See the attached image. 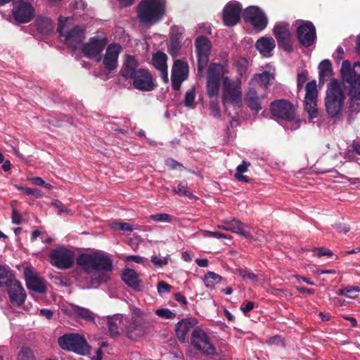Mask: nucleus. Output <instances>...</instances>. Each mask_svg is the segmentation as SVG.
<instances>
[{
  "label": "nucleus",
  "instance_id": "nucleus-2",
  "mask_svg": "<svg viewBox=\"0 0 360 360\" xmlns=\"http://www.w3.org/2000/svg\"><path fill=\"white\" fill-rule=\"evenodd\" d=\"M112 270V260L106 253L91 250V288L108 282Z\"/></svg>",
  "mask_w": 360,
  "mask_h": 360
},
{
  "label": "nucleus",
  "instance_id": "nucleus-10",
  "mask_svg": "<svg viewBox=\"0 0 360 360\" xmlns=\"http://www.w3.org/2000/svg\"><path fill=\"white\" fill-rule=\"evenodd\" d=\"M278 45L287 53L293 51L292 34L290 31V25L285 22H279L275 24L273 29Z\"/></svg>",
  "mask_w": 360,
  "mask_h": 360
},
{
  "label": "nucleus",
  "instance_id": "nucleus-29",
  "mask_svg": "<svg viewBox=\"0 0 360 360\" xmlns=\"http://www.w3.org/2000/svg\"><path fill=\"white\" fill-rule=\"evenodd\" d=\"M255 47L262 56H269L276 47V44L271 37H262L257 41Z\"/></svg>",
  "mask_w": 360,
  "mask_h": 360
},
{
  "label": "nucleus",
  "instance_id": "nucleus-46",
  "mask_svg": "<svg viewBox=\"0 0 360 360\" xmlns=\"http://www.w3.org/2000/svg\"><path fill=\"white\" fill-rule=\"evenodd\" d=\"M77 263L78 265L82 266L86 272H89L90 269V255H81L77 259Z\"/></svg>",
  "mask_w": 360,
  "mask_h": 360
},
{
  "label": "nucleus",
  "instance_id": "nucleus-61",
  "mask_svg": "<svg viewBox=\"0 0 360 360\" xmlns=\"http://www.w3.org/2000/svg\"><path fill=\"white\" fill-rule=\"evenodd\" d=\"M12 223L14 224H20L22 223V216L15 209L12 210L11 216Z\"/></svg>",
  "mask_w": 360,
  "mask_h": 360
},
{
  "label": "nucleus",
  "instance_id": "nucleus-50",
  "mask_svg": "<svg viewBox=\"0 0 360 360\" xmlns=\"http://www.w3.org/2000/svg\"><path fill=\"white\" fill-rule=\"evenodd\" d=\"M186 79V77H181L176 75L174 74H172L171 80L172 89L175 91L179 90L182 82L184 81Z\"/></svg>",
  "mask_w": 360,
  "mask_h": 360
},
{
  "label": "nucleus",
  "instance_id": "nucleus-42",
  "mask_svg": "<svg viewBox=\"0 0 360 360\" xmlns=\"http://www.w3.org/2000/svg\"><path fill=\"white\" fill-rule=\"evenodd\" d=\"M15 187L18 191L22 192L25 195H31L35 197L36 198H39L42 197V191L39 189L23 187L21 186H15Z\"/></svg>",
  "mask_w": 360,
  "mask_h": 360
},
{
  "label": "nucleus",
  "instance_id": "nucleus-8",
  "mask_svg": "<svg viewBox=\"0 0 360 360\" xmlns=\"http://www.w3.org/2000/svg\"><path fill=\"white\" fill-rule=\"evenodd\" d=\"M222 103L227 110L229 105L240 108L242 103V92L240 84H236L229 77L223 81Z\"/></svg>",
  "mask_w": 360,
  "mask_h": 360
},
{
  "label": "nucleus",
  "instance_id": "nucleus-12",
  "mask_svg": "<svg viewBox=\"0 0 360 360\" xmlns=\"http://www.w3.org/2000/svg\"><path fill=\"white\" fill-rule=\"evenodd\" d=\"M243 18L250 22L256 32L264 30L268 24V18L264 11L257 6H251L243 11Z\"/></svg>",
  "mask_w": 360,
  "mask_h": 360
},
{
  "label": "nucleus",
  "instance_id": "nucleus-23",
  "mask_svg": "<svg viewBox=\"0 0 360 360\" xmlns=\"http://www.w3.org/2000/svg\"><path fill=\"white\" fill-rule=\"evenodd\" d=\"M27 288L32 291L44 293L46 290V285L43 279H41L37 273L32 271L30 268H26L24 270Z\"/></svg>",
  "mask_w": 360,
  "mask_h": 360
},
{
  "label": "nucleus",
  "instance_id": "nucleus-24",
  "mask_svg": "<svg viewBox=\"0 0 360 360\" xmlns=\"http://www.w3.org/2000/svg\"><path fill=\"white\" fill-rule=\"evenodd\" d=\"M11 302L20 307L25 301L27 294L21 283L15 279L6 287Z\"/></svg>",
  "mask_w": 360,
  "mask_h": 360
},
{
  "label": "nucleus",
  "instance_id": "nucleus-60",
  "mask_svg": "<svg viewBox=\"0 0 360 360\" xmlns=\"http://www.w3.org/2000/svg\"><path fill=\"white\" fill-rule=\"evenodd\" d=\"M335 229L340 233H347L350 230V226L348 224L342 223H337L334 225Z\"/></svg>",
  "mask_w": 360,
  "mask_h": 360
},
{
  "label": "nucleus",
  "instance_id": "nucleus-1",
  "mask_svg": "<svg viewBox=\"0 0 360 360\" xmlns=\"http://www.w3.org/2000/svg\"><path fill=\"white\" fill-rule=\"evenodd\" d=\"M70 19L60 16L58 19V32L59 37L64 43L75 50V57L81 60V65L87 68L90 60V43L83 41L86 37V32L83 27L75 26L69 28L68 22Z\"/></svg>",
  "mask_w": 360,
  "mask_h": 360
},
{
  "label": "nucleus",
  "instance_id": "nucleus-56",
  "mask_svg": "<svg viewBox=\"0 0 360 360\" xmlns=\"http://www.w3.org/2000/svg\"><path fill=\"white\" fill-rule=\"evenodd\" d=\"M314 255L317 257H320L321 256H332L333 252L323 248H317L314 249Z\"/></svg>",
  "mask_w": 360,
  "mask_h": 360
},
{
  "label": "nucleus",
  "instance_id": "nucleus-64",
  "mask_svg": "<svg viewBox=\"0 0 360 360\" xmlns=\"http://www.w3.org/2000/svg\"><path fill=\"white\" fill-rule=\"evenodd\" d=\"M249 166H250V162L243 161V163L237 167L236 174H243L247 172Z\"/></svg>",
  "mask_w": 360,
  "mask_h": 360
},
{
  "label": "nucleus",
  "instance_id": "nucleus-53",
  "mask_svg": "<svg viewBox=\"0 0 360 360\" xmlns=\"http://www.w3.org/2000/svg\"><path fill=\"white\" fill-rule=\"evenodd\" d=\"M172 287L164 281L158 282L157 285L158 292L160 294L169 293Z\"/></svg>",
  "mask_w": 360,
  "mask_h": 360
},
{
  "label": "nucleus",
  "instance_id": "nucleus-26",
  "mask_svg": "<svg viewBox=\"0 0 360 360\" xmlns=\"http://www.w3.org/2000/svg\"><path fill=\"white\" fill-rule=\"evenodd\" d=\"M198 323L195 318L183 319L176 326V333L179 340L185 343L188 338L187 333Z\"/></svg>",
  "mask_w": 360,
  "mask_h": 360
},
{
  "label": "nucleus",
  "instance_id": "nucleus-19",
  "mask_svg": "<svg viewBox=\"0 0 360 360\" xmlns=\"http://www.w3.org/2000/svg\"><path fill=\"white\" fill-rule=\"evenodd\" d=\"M242 6L238 1H229L224 6L222 18L224 24L228 27L236 25L240 20Z\"/></svg>",
  "mask_w": 360,
  "mask_h": 360
},
{
  "label": "nucleus",
  "instance_id": "nucleus-13",
  "mask_svg": "<svg viewBox=\"0 0 360 360\" xmlns=\"http://www.w3.org/2000/svg\"><path fill=\"white\" fill-rule=\"evenodd\" d=\"M74 262L75 255L73 252L63 246L56 248L50 254V263L60 269L71 268Z\"/></svg>",
  "mask_w": 360,
  "mask_h": 360
},
{
  "label": "nucleus",
  "instance_id": "nucleus-15",
  "mask_svg": "<svg viewBox=\"0 0 360 360\" xmlns=\"http://www.w3.org/2000/svg\"><path fill=\"white\" fill-rule=\"evenodd\" d=\"M306 94L304 97V110L307 112L310 120L316 118L319 116L317 108L318 90L315 80L309 82L305 87Z\"/></svg>",
  "mask_w": 360,
  "mask_h": 360
},
{
  "label": "nucleus",
  "instance_id": "nucleus-58",
  "mask_svg": "<svg viewBox=\"0 0 360 360\" xmlns=\"http://www.w3.org/2000/svg\"><path fill=\"white\" fill-rule=\"evenodd\" d=\"M259 82L264 87H266L269 84L270 75L267 72H264L258 75Z\"/></svg>",
  "mask_w": 360,
  "mask_h": 360
},
{
  "label": "nucleus",
  "instance_id": "nucleus-52",
  "mask_svg": "<svg viewBox=\"0 0 360 360\" xmlns=\"http://www.w3.org/2000/svg\"><path fill=\"white\" fill-rule=\"evenodd\" d=\"M51 205L58 209L57 212L60 215L64 213H70V210L65 207L63 204L58 200H54L53 201H52Z\"/></svg>",
  "mask_w": 360,
  "mask_h": 360
},
{
  "label": "nucleus",
  "instance_id": "nucleus-31",
  "mask_svg": "<svg viewBox=\"0 0 360 360\" xmlns=\"http://www.w3.org/2000/svg\"><path fill=\"white\" fill-rule=\"evenodd\" d=\"M181 48V37L179 33L171 34L168 43V53L174 58L176 57Z\"/></svg>",
  "mask_w": 360,
  "mask_h": 360
},
{
  "label": "nucleus",
  "instance_id": "nucleus-7",
  "mask_svg": "<svg viewBox=\"0 0 360 360\" xmlns=\"http://www.w3.org/2000/svg\"><path fill=\"white\" fill-rule=\"evenodd\" d=\"M195 49L197 56L198 75L201 77L210 60L212 43L208 37L198 36L195 40Z\"/></svg>",
  "mask_w": 360,
  "mask_h": 360
},
{
  "label": "nucleus",
  "instance_id": "nucleus-35",
  "mask_svg": "<svg viewBox=\"0 0 360 360\" xmlns=\"http://www.w3.org/2000/svg\"><path fill=\"white\" fill-rule=\"evenodd\" d=\"M15 279V276L8 267L0 265V288H6Z\"/></svg>",
  "mask_w": 360,
  "mask_h": 360
},
{
  "label": "nucleus",
  "instance_id": "nucleus-20",
  "mask_svg": "<svg viewBox=\"0 0 360 360\" xmlns=\"http://www.w3.org/2000/svg\"><path fill=\"white\" fill-rule=\"evenodd\" d=\"M122 51V46L116 43L108 45L105 53L103 58L104 68L109 72H112L117 68L118 58Z\"/></svg>",
  "mask_w": 360,
  "mask_h": 360
},
{
  "label": "nucleus",
  "instance_id": "nucleus-38",
  "mask_svg": "<svg viewBox=\"0 0 360 360\" xmlns=\"http://www.w3.org/2000/svg\"><path fill=\"white\" fill-rule=\"evenodd\" d=\"M188 65L187 63L181 60H176L174 62L172 74L181 77H187Z\"/></svg>",
  "mask_w": 360,
  "mask_h": 360
},
{
  "label": "nucleus",
  "instance_id": "nucleus-22",
  "mask_svg": "<svg viewBox=\"0 0 360 360\" xmlns=\"http://www.w3.org/2000/svg\"><path fill=\"white\" fill-rule=\"evenodd\" d=\"M246 225L237 219L235 217H230L221 221V223L218 225V228L220 229L229 231L232 233H235L243 236L245 238L253 239L251 234L244 230V227Z\"/></svg>",
  "mask_w": 360,
  "mask_h": 360
},
{
  "label": "nucleus",
  "instance_id": "nucleus-6",
  "mask_svg": "<svg viewBox=\"0 0 360 360\" xmlns=\"http://www.w3.org/2000/svg\"><path fill=\"white\" fill-rule=\"evenodd\" d=\"M58 345L63 350L84 355L89 351V345L84 335L78 333H66L58 339Z\"/></svg>",
  "mask_w": 360,
  "mask_h": 360
},
{
  "label": "nucleus",
  "instance_id": "nucleus-36",
  "mask_svg": "<svg viewBox=\"0 0 360 360\" xmlns=\"http://www.w3.org/2000/svg\"><path fill=\"white\" fill-rule=\"evenodd\" d=\"M167 56L162 51H157L153 55L152 61L153 65L157 70L166 69Z\"/></svg>",
  "mask_w": 360,
  "mask_h": 360
},
{
  "label": "nucleus",
  "instance_id": "nucleus-57",
  "mask_svg": "<svg viewBox=\"0 0 360 360\" xmlns=\"http://www.w3.org/2000/svg\"><path fill=\"white\" fill-rule=\"evenodd\" d=\"M108 346V343L105 342H102L99 348H98L96 351V355L91 357V360H102L103 358V348L107 347Z\"/></svg>",
  "mask_w": 360,
  "mask_h": 360
},
{
  "label": "nucleus",
  "instance_id": "nucleus-48",
  "mask_svg": "<svg viewBox=\"0 0 360 360\" xmlns=\"http://www.w3.org/2000/svg\"><path fill=\"white\" fill-rule=\"evenodd\" d=\"M111 227L116 230L132 231L134 228L129 223L127 222H112Z\"/></svg>",
  "mask_w": 360,
  "mask_h": 360
},
{
  "label": "nucleus",
  "instance_id": "nucleus-28",
  "mask_svg": "<svg viewBox=\"0 0 360 360\" xmlns=\"http://www.w3.org/2000/svg\"><path fill=\"white\" fill-rule=\"evenodd\" d=\"M108 42L107 34L103 31L95 33L91 39V58L99 55L105 49Z\"/></svg>",
  "mask_w": 360,
  "mask_h": 360
},
{
  "label": "nucleus",
  "instance_id": "nucleus-3",
  "mask_svg": "<svg viewBox=\"0 0 360 360\" xmlns=\"http://www.w3.org/2000/svg\"><path fill=\"white\" fill-rule=\"evenodd\" d=\"M136 13L143 25H155L166 15V0H141L137 6Z\"/></svg>",
  "mask_w": 360,
  "mask_h": 360
},
{
  "label": "nucleus",
  "instance_id": "nucleus-47",
  "mask_svg": "<svg viewBox=\"0 0 360 360\" xmlns=\"http://www.w3.org/2000/svg\"><path fill=\"white\" fill-rule=\"evenodd\" d=\"M195 98V89L193 88L186 91L185 95L184 104L186 107H192L193 105Z\"/></svg>",
  "mask_w": 360,
  "mask_h": 360
},
{
  "label": "nucleus",
  "instance_id": "nucleus-55",
  "mask_svg": "<svg viewBox=\"0 0 360 360\" xmlns=\"http://www.w3.org/2000/svg\"><path fill=\"white\" fill-rule=\"evenodd\" d=\"M307 75L308 73L307 71H302V72L298 73L297 78V85L298 89H301L304 84L307 82Z\"/></svg>",
  "mask_w": 360,
  "mask_h": 360
},
{
  "label": "nucleus",
  "instance_id": "nucleus-27",
  "mask_svg": "<svg viewBox=\"0 0 360 360\" xmlns=\"http://www.w3.org/2000/svg\"><path fill=\"white\" fill-rule=\"evenodd\" d=\"M121 278L124 283L136 291L141 290L142 281L139 274L134 269L126 268L121 274Z\"/></svg>",
  "mask_w": 360,
  "mask_h": 360
},
{
  "label": "nucleus",
  "instance_id": "nucleus-34",
  "mask_svg": "<svg viewBox=\"0 0 360 360\" xmlns=\"http://www.w3.org/2000/svg\"><path fill=\"white\" fill-rule=\"evenodd\" d=\"M35 24L37 30L42 34H49L53 28V22L51 19L48 18H38L36 20Z\"/></svg>",
  "mask_w": 360,
  "mask_h": 360
},
{
  "label": "nucleus",
  "instance_id": "nucleus-45",
  "mask_svg": "<svg viewBox=\"0 0 360 360\" xmlns=\"http://www.w3.org/2000/svg\"><path fill=\"white\" fill-rule=\"evenodd\" d=\"M72 309L77 316L86 320L90 319V311L89 309L75 305L72 306Z\"/></svg>",
  "mask_w": 360,
  "mask_h": 360
},
{
  "label": "nucleus",
  "instance_id": "nucleus-21",
  "mask_svg": "<svg viewBox=\"0 0 360 360\" xmlns=\"http://www.w3.org/2000/svg\"><path fill=\"white\" fill-rule=\"evenodd\" d=\"M341 75L345 82L360 85V63H354L353 68L349 60H344L342 63Z\"/></svg>",
  "mask_w": 360,
  "mask_h": 360
},
{
  "label": "nucleus",
  "instance_id": "nucleus-63",
  "mask_svg": "<svg viewBox=\"0 0 360 360\" xmlns=\"http://www.w3.org/2000/svg\"><path fill=\"white\" fill-rule=\"evenodd\" d=\"M268 345H278L283 343L282 338L280 335H275L269 338L266 342Z\"/></svg>",
  "mask_w": 360,
  "mask_h": 360
},
{
  "label": "nucleus",
  "instance_id": "nucleus-40",
  "mask_svg": "<svg viewBox=\"0 0 360 360\" xmlns=\"http://www.w3.org/2000/svg\"><path fill=\"white\" fill-rule=\"evenodd\" d=\"M173 192L180 196H184L189 199L195 198L194 195L191 192L187 186L186 182H181L176 187L173 188Z\"/></svg>",
  "mask_w": 360,
  "mask_h": 360
},
{
  "label": "nucleus",
  "instance_id": "nucleus-43",
  "mask_svg": "<svg viewBox=\"0 0 360 360\" xmlns=\"http://www.w3.org/2000/svg\"><path fill=\"white\" fill-rule=\"evenodd\" d=\"M237 271L238 272L239 276L242 277L243 280H250L254 283L258 281L257 275L254 274L250 270L238 269H237Z\"/></svg>",
  "mask_w": 360,
  "mask_h": 360
},
{
  "label": "nucleus",
  "instance_id": "nucleus-4",
  "mask_svg": "<svg viewBox=\"0 0 360 360\" xmlns=\"http://www.w3.org/2000/svg\"><path fill=\"white\" fill-rule=\"evenodd\" d=\"M345 96L336 79H333L328 86L325 98V107L328 115L330 118L341 114Z\"/></svg>",
  "mask_w": 360,
  "mask_h": 360
},
{
  "label": "nucleus",
  "instance_id": "nucleus-44",
  "mask_svg": "<svg viewBox=\"0 0 360 360\" xmlns=\"http://www.w3.org/2000/svg\"><path fill=\"white\" fill-rule=\"evenodd\" d=\"M150 219L155 221L172 222L174 217L167 213L151 214Z\"/></svg>",
  "mask_w": 360,
  "mask_h": 360
},
{
  "label": "nucleus",
  "instance_id": "nucleus-11",
  "mask_svg": "<svg viewBox=\"0 0 360 360\" xmlns=\"http://www.w3.org/2000/svg\"><path fill=\"white\" fill-rule=\"evenodd\" d=\"M191 344L194 348L206 355H214L216 347L211 342L207 333L201 328H195L191 334Z\"/></svg>",
  "mask_w": 360,
  "mask_h": 360
},
{
  "label": "nucleus",
  "instance_id": "nucleus-25",
  "mask_svg": "<svg viewBox=\"0 0 360 360\" xmlns=\"http://www.w3.org/2000/svg\"><path fill=\"white\" fill-rule=\"evenodd\" d=\"M139 63L135 56L127 55L120 70V75L126 80L131 79L138 72Z\"/></svg>",
  "mask_w": 360,
  "mask_h": 360
},
{
  "label": "nucleus",
  "instance_id": "nucleus-5",
  "mask_svg": "<svg viewBox=\"0 0 360 360\" xmlns=\"http://www.w3.org/2000/svg\"><path fill=\"white\" fill-rule=\"evenodd\" d=\"M148 327L142 318L141 311L139 309L133 310L130 319L126 320L122 328L129 339L137 340L148 331Z\"/></svg>",
  "mask_w": 360,
  "mask_h": 360
},
{
  "label": "nucleus",
  "instance_id": "nucleus-18",
  "mask_svg": "<svg viewBox=\"0 0 360 360\" xmlns=\"http://www.w3.org/2000/svg\"><path fill=\"white\" fill-rule=\"evenodd\" d=\"M131 80L134 88L139 91H151L156 86L152 74L146 68H139Z\"/></svg>",
  "mask_w": 360,
  "mask_h": 360
},
{
  "label": "nucleus",
  "instance_id": "nucleus-41",
  "mask_svg": "<svg viewBox=\"0 0 360 360\" xmlns=\"http://www.w3.org/2000/svg\"><path fill=\"white\" fill-rule=\"evenodd\" d=\"M17 360H36L32 351L27 347H23L19 351Z\"/></svg>",
  "mask_w": 360,
  "mask_h": 360
},
{
  "label": "nucleus",
  "instance_id": "nucleus-9",
  "mask_svg": "<svg viewBox=\"0 0 360 360\" xmlns=\"http://www.w3.org/2000/svg\"><path fill=\"white\" fill-rule=\"evenodd\" d=\"M223 70V66L219 63H212L208 67L206 89L210 98H217L219 95Z\"/></svg>",
  "mask_w": 360,
  "mask_h": 360
},
{
  "label": "nucleus",
  "instance_id": "nucleus-30",
  "mask_svg": "<svg viewBox=\"0 0 360 360\" xmlns=\"http://www.w3.org/2000/svg\"><path fill=\"white\" fill-rule=\"evenodd\" d=\"M248 106L252 110L259 112L262 109L259 97L255 88H250L245 98Z\"/></svg>",
  "mask_w": 360,
  "mask_h": 360
},
{
  "label": "nucleus",
  "instance_id": "nucleus-54",
  "mask_svg": "<svg viewBox=\"0 0 360 360\" xmlns=\"http://www.w3.org/2000/svg\"><path fill=\"white\" fill-rule=\"evenodd\" d=\"M165 165L171 169H186L181 163L172 158H168L166 160Z\"/></svg>",
  "mask_w": 360,
  "mask_h": 360
},
{
  "label": "nucleus",
  "instance_id": "nucleus-59",
  "mask_svg": "<svg viewBox=\"0 0 360 360\" xmlns=\"http://www.w3.org/2000/svg\"><path fill=\"white\" fill-rule=\"evenodd\" d=\"M151 262L154 264L156 266H162L163 265H166L168 263V259L167 257L162 259L158 258L156 255H153L151 257Z\"/></svg>",
  "mask_w": 360,
  "mask_h": 360
},
{
  "label": "nucleus",
  "instance_id": "nucleus-14",
  "mask_svg": "<svg viewBox=\"0 0 360 360\" xmlns=\"http://www.w3.org/2000/svg\"><path fill=\"white\" fill-rule=\"evenodd\" d=\"M270 110L272 115L277 119L288 122L295 119V108L287 100L279 99L271 102Z\"/></svg>",
  "mask_w": 360,
  "mask_h": 360
},
{
  "label": "nucleus",
  "instance_id": "nucleus-39",
  "mask_svg": "<svg viewBox=\"0 0 360 360\" xmlns=\"http://www.w3.org/2000/svg\"><path fill=\"white\" fill-rule=\"evenodd\" d=\"M204 283L207 288L213 287L215 284L220 283L222 281V277L212 271H208L204 277Z\"/></svg>",
  "mask_w": 360,
  "mask_h": 360
},
{
  "label": "nucleus",
  "instance_id": "nucleus-51",
  "mask_svg": "<svg viewBox=\"0 0 360 360\" xmlns=\"http://www.w3.org/2000/svg\"><path fill=\"white\" fill-rule=\"evenodd\" d=\"M210 110L211 115H212L214 117H220L221 110L218 101L217 100L210 101Z\"/></svg>",
  "mask_w": 360,
  "mask_h": 360
},
{
  "label": "nucleus",
  "instance_id": "nucleus-17",
  "mask_svg": "<svg viewBox=\"0 0 360 360\" xmlns=\"http://www.w3.org/2000/svg\"><path fill=\"white\" fill-rule=\"evenodd\" d=\"M12 13L18 23H27L34 17V9L30 3L24 0H18L13 4Z\"/></svg>",
  "mask_w": 360,
  "mask_h": 360
},
{
  "label": "nucleus",
  "instance_id": "nucleus-62",
  "mask_svg": "<svg viewBox=\"0 0 360 360\" xmlns=\"http://www.w3.org/2000/svg\"><path fill=\"white\" fill-rule=\"evenodd\" d=\"M345 292L348 297L355 298L356 296L352 295V293L356 292H360V288L359 287L348 285L345 287Z\"/></svg>",
  "mask_w": 360,
  "mask_h": 360
},
{
  "label": "nucleus",
  "instance_id": "nucleus-37",
  "mask_svg": "<svg viewBox=\"0 0 360 360\" xmlns=\"http://www.w3.org/2000/svg\"><path fill=\"white\" fill-rule=\"evenodd\" d=\"M319 69L320 82H323L326 77H328L332 75V63L329 60L326 59L322 60L319 65Z\"/></svg>",
  "mask_w": 360,
  "mask_h": 360
},
{
  "label": "nucleus",
  "instance_id": "nucleus-32",
  "mask_svg": "<svg viewBox=\"0 0 360 360\" xmlns=\"http://www.w3.org/2000/svg\"><path fill=\"white\" fill-rule=\"evenodd\" d=\"M123 316L116 314L108 319V327L110 335L113 338L120 335L119 326L122 323Z\"/></svg>",
  "mask_w": 360,
  "mask_h": 360
},
{
  "label": "nucleus",
  "instance_id": "nucleus-33",
  "mask_svg": "<svg viewBox=\"0 0 360 360\" xmlns=\"http://www.w3.org/2000/svg\"><path fill=\"white\" fill-rule=\"evenodd\" d=\"M349 85L351 87L349 90L351 94L349 108L359 112L360 109V85L354 84H349Z\"/></svg>",
  "mask_w": 360,
  "mask_h": 360
},
{
  "label": "nucleus",
  "instance_id": "nucleus-49",
  "mask_svg": "<svg viewBox=\"0 0 360 360\" xmlns=\"http://www.w3.org/2000/svg\"><path fill=\"white\" fill-rule=\"evenodd\" d=\"M155 314L165 319H172L175 318L176 314L170 311L169 309H159L155 311Z\"/></svg>",
  "mask_w": 360,
  "mask_h": 360
},
{
  "label": "nucleus",
  "instance_id": "nucleus-16",
  "mask_svg": "<svg viewBox=\"0 0 360 360\" xmlns=\"http://www.w3.org/2000/svg\"><path fill=\"white\" fill-rule=\"evenodd\" d=\"M296 32L300 44L304 47L312 46L316 40V27L311 21H302Z\"/></svg>",
  "mask_w": 360,
  "mask_h": 360
}]
</instances>
